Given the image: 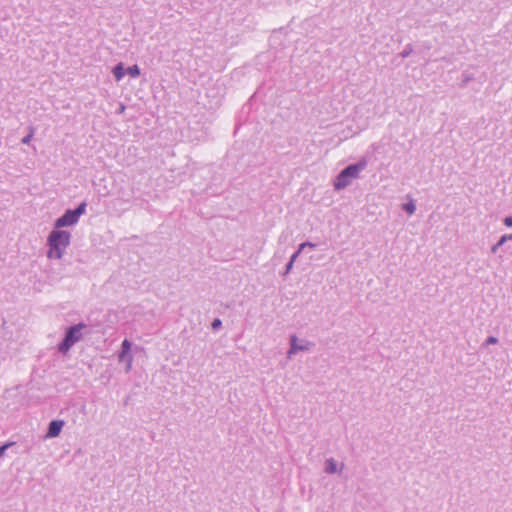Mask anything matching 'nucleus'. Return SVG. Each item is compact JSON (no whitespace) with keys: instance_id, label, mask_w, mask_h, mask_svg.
Here are the masks:
<instances>
[{"instance_id":"20e7f679","label":"nucleus","mask_w":512,"mask_h":512,"mask_svg":"<svg viewBox=\"0 0 512 512\" xmlns=\"http://www.w3.org/2000/svg\"><path fill=\"white\" fill-rule=\"evenodd\" d=\"M86 207L87 203L83 201L75 209L66 210L65 213L55 221L54 227L60 229L76 224L79 221L80 216L85 213Z\"/></svg>"},{"instance_id":"4be33fe9","label":"nucleus","mask_w":512,"mask_h":512,"mask_svg":"<svg viewBox=\"0 0 512 512\" xmlns=\"http://www.w3.org/2000/svg\"><path fill=\"white\" fill-rule=\"evenodd\" d=\"M306 244V247H309V248H315L316 245L313 243V242H310V241H307V242H304Z\"/></svg>"},{"instance_id":"aec40b11","label":"nucleus","mask_w":512,"mask_h":512,"mask_svg":"<svg viewBox=\"0 0 512 512\" xmlns=\"http://www.w3.org/2000/svg\"><path fill=\"white\" fill-rule=\"evenodd\" d=\"M504 224L507 226V227H512V216H508L504 219Z\"/></svg>"},{"instance_id":"7ed1b4c3","label":"nucleus","mask_w":512,"mask_h":512,"mask_svg":"<svg viewBox=\"0 0 512 512\" xmlns=\"http://www.w3.org/2000/svg\"><path fill=\"white\" fill-rule=\"evenodd\" d=\"M85 328L87 325L83 322L70 326L66 330L64 339L58 344V351L62 354L68 352L75 343L82 339V330Z\"/></svg>"},{"instance_id":"b1692460","label":"nucleus","mask_w":512,"mask_h":512,"mask_svg":"<svg viewBox=\"0 0 512 512\" xmlns=\"http://www.w3.org/2000/svg\"><path fill=\"white\" fill-rule=\"evenodd\" d=\"M502 237H505V238H506V242H507L508 240H512V234H505V235H503Z\"/></svg>"},{"instance_id":"6e6552de","label":"nucleus","mask_w":512,"mask_h":512,"mask_svg":"<svg viewBox=\"0 0 512 512\" xmlns=\"http://www.w3.org/2000/svg\"><path fill=\"white\" fill-rule=\"evenodd\" d=\"M325 472L334 474L337 472V462L333 458H329L325 462Z\"/></svg>"},{"instance_id":"dca6fc26","label":"nucleus","mask_w":512,"mask_h":512,"mask_svg":"<svg viewBox=\"0 0 512 512\" xmlns=\"http://www.w3.org/2000/svg\"><path fill=\"white\" fill-rule=\"evenodd\" d=\"M498 343V338L495 337V336H489L485 342L483 343V346H488V345H494V344H497Z\"/></svg>"},{"instance_id":"9b49d317","label":"nucleus","mask_w":512,"mask_h":512,"mask_svg":"<svg viewBox=\"0 0 512 512\" xmlns=\"http://www.w3.org/2000/svg\"><path fill=\"white\" fill-rule=\"evenodd\" d=\"M473 79H474V77H473V75H472V74H468V73L464 72V73L462 74V81H461L460 86H461V87H466V86L468 85V83H469L470 81H472Z\"/></svg>"},{"instance_id":"0eeeda50","label":"nucleus","mask_w":512,"mask_h":512,"mask_svg":"<svg viewBox=\"0 0 512 512\" xmlns=\"http://www.w3.org/2000/svg\"><path fill=\"white\" fill-rule=\"evenodd\" d=\"M112 72H113V75H114L115 79H116L117 81H120V80L124 77V75H125V73H126V71H125V69H124V66H123V63H118V64L113 68V71H112Z\"/></svg>"},{"instance_id":"423d86ee","label":"nucleus","mask_w":512,"mask_h":512,"mask_svg":"<svg viewBox=\"0 0 512 512\" xmlns=\"http://www.w3.org/2000/svg\"><path fill=\"white\" fill-rule=\"evenodd\" d=\"M65 422L63 420H52L48 425L46 438H55L59 436Z\"/></svg>"},{"instance_id":"1a4fd4ad","label":"nucleus","mask_w":512,"mask_h":512,"mask_svg":"<svg viewBox=\"0 0 512 512\" xmlns=\"http://www.w3.org/2000/svg\"><path fill=\"white\" fill-rule=\"evenodd\" d=\"M121 347H122V351H121V353L119 355V359L122 360L124 358V356L126 354H128L130 352V350H131V343H130V341L127 340V339H124L123 342H122Z\"/></svg>"},{"instance_id":"412c9836","label":"nucleus","mask_w":512,"mask_h":512,"mask_svg":"<svg viewBox=\"0 0 512 512\" xmlns=\"http://www.w3.org/2000/svg\"><path fill=\"white\" fill-rule=\"evenodd\" d=\"M300 251H295L292 256L290 257V261L295 262L296 259L299 257Z\"/></svg>"},{"instance_id":"f257e3e1","label":"nucleus","mask_w":512,"mask_h":512,"mask_svg":"<svg viewBox=\"0 0 512 512\" xmlns=\"http://www.w3.org/2000/svg\"><path fill=\"white\" fill-rule=\"evenodd\" d=\"M70 240V232L57 228L52 230L47 238V245L49 247L47 257L50 259H61L65 249L70 245Z\"/></svg>"},{"instance_id":"9d476101","label":"nucleus","mask_w":512,"mask_h":512,"mask_svg":"<svg viewBox=\"0 0 512 512\" xmlns=\"http://www.w3.org/2000/svg\"><path fill=\"white\" fill-rule=\"evenodd\" d=\"M126 73L129 74L131 77L136 78L140 75L141 71L138 65H132L127 68Z\"/></svg>"},{"instance_id":"2eb2a0df","label":"nucleus","mask_w":512,"mask_h":512,"mask_svg":"<svg viewBox=\"0 0 512 512\" xmlns=\"http://www.w3.org/2000/svg\"><path fill=\"white\" fill-rule=\"evenodd\" d=\"M33 135H34V129H33L32 127H30V132H29V134H28V135H26L25 137H23V138H22V140H21V142H22L23 144H29V143H30V141H31V139H32V137H33Z\"/></svg>"},{"instance_id":"f8f14e48","label":"nucleus","mask_w":512,"mask_h":512,"mask_svg":"<svg viewBox=\"0 0 512 512\" xmlns=\"http://www.w3.org/2000/svg\"><path fill=\"white\" fill-rule=\"evenodd\" d=\"M505 243H506V238L500 237L498 242L491 247V253H493V254L497 253L498 249Z\"/></svg>"},{"instance_id":"a211bd4d","label":"nucleus","mask_w":512,"mask_h":512,"mask_svg":"<svg viewBox=\"0 0 512 512\" xmlns=\"http://www.w3.org/2000/svg\"><path fill=\"white\" fill-rule=\"evenodd\" d=\"M293 265H294V262L289 260L288 263L286 264V268H285L283 275H287L292 270Z\"/></svg>"},{"instance_id":"5701e85b","label":"nucleus","mask_w":512,"mask_h":512,"mask_svg":"<svg viewBox=\"0 0 512 512\" xmlns=\"http://www.w3.org/2000/svg\"><path fill=\"white\" fill-rule=\"evenodd\" d=\"M304 248H306V244L305 243H301L297 249V251H300V253L304 250Z\"/></svg>"},{"instance_id":"f03ea898","label":"nucleus","mask_w":512,"mask_h":512,"mask_svg":"<svg viewBox=\"0 0 512 512\" xmlns=\"http://www.w3.org/2000/svg\"><path fill=\"white\" fill-rule=\"evenodd\" d=\"M368 164L365 157H362L357 163L350 164L345 167L335 178L334 188L342 190L351 184L352 179H357L361 171H363Z\"/></svg>"},{"instance_id":"4468645a","label":"nucleus","mask_w":512,"mask_h":512,"mask_svg":"<svg viewBox=\"0 0 512 512\" xmlns=\"http://www.w3.org/2000/svg\"><path fill=\"white\" fill-rule=\"evenodd\" d=\"M403 209L408 213V214H413L416 210V205L414 204L413 201H410L406 204H404L403 206Z\"/></svg>"},{"instance_id":"393cba45","label":"nucleus","mask_w":512,"mask_h":512,"mask_svg":"<svg viewBox=\"0 0 512 512\" xmlns=\"http://www.w3.org/2000/svg\"><path fill=\"white\" fill-rule=\"evenodd\" d=\"M124 109H125V106H124V105H121V106H120V108H119V112H120V113H121V112H123V111H124Z\"/></svg>"},{"instance_id":"ddd939ff","label":"nucleus","mask_w":512,"mask_h":512,"mask_svg":"<svg viewBox=\"0 0 512 512\" xmlns=\"http://www.w3.org/2000/svg\"><path fill=\"white\" fill-rule=\"evenodd\" d=\"M413 52V46L411 44H407L403 51L399 54L402 58H407L408 56L411 55V53Z\"/></svg>"},{"instance_id":"39448f33","label":"nucleus","mask_w":512,"mask_h":512,"mask_svg":"<svg viewBox=\"0 0 512 512\" xmlns=\"http://www.w3.org/2000/svg\"><path fill=\"white\" fill-rule=\"evenodd\" d=\"M298 338L296 335H291L290 336V348L287 352V357L288 358H291L292 355L296 354L297 352L299 351H307L310 349V347L313 345L311 342L309 341H305V344L302 346V347H298Z\"/></svg>"},{"instance_id":"f3484780","label":"nucleus","mask_w":512,"mask_h":512,"mask_svg":"<svg viewBox=\"0 0 512 512\" xmlns=\"http://www.w3.org/2000/svg\"><path fill=\"white\" fill-rule=\"evenodd\" d=\"M211 326H212V328L214 330H217V329H219L222 326V321L219 318H216V319L213 320Z\"/></svg>"},{"instance_id":"6ab92c4d","label":"nucleus","mask_w":512,"mask_h":512,"mask_svg":"<svg viewBox=\"0 0 512 512\" xmlns=\"http://www.w3.org/2000/svg\"><path fill=\"white\" fill-rule=\"evenodd\" d=\"M11 445H12V443H6V444H4V445L0 446V457H2V456L4 455V453H5L6 449H7L9 446H11Z\"/></svg>"}]
</instances>
